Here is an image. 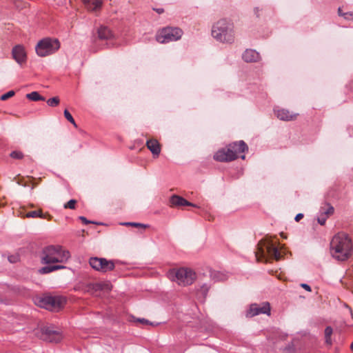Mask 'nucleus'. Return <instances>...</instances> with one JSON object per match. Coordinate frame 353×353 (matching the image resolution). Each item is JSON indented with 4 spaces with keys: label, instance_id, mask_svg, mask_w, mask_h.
I'll return each mask as SVG.
<instances>
[{
    "label": "nucleus",
    "instance_id": "ddd939ff",
    "mask_svg": "<svg viewBox=\"0 0 353 353\" xmlns=\"http://www.w3.org/2000/svg\"><path fill=\"white\" fill-rule=\"evenodd\" d=\"M230 148L221 149L218 150L214 155V159L220 162H228L235 160V155L232 153Z\"/></svg>",
    "mask_w": 353,
    "mask_h": 353
},
{
    "label": "nucleus",
    "instance_id": "c756f323",
    "mask_svg": "<svg viewBox=\"0 0 353 353\" xmlns=\"http://www.w3.org/2000/svg\"><path fill=\"white\" fill-rule=\"evenodd\" d=\"M77 201L75 199H71L68 202L64 204L63 208L67 209L74 210L76 207Z\"/></svg>",
    "mask_w": 353,
    "mask_h": 353
},
{
    "label": "nucleus",
    "instance_id": "72a5a7b5",
    "mask_svg": "<svg viewBox=\"0 0 353 353\" xmlns=\"http://www.w3.org/2000/svg\"><path fill=\"white\" fill-rule=\"evenodd\" d=\"M79 219L84 223V224H89V223H94V224H98V225H100L101 224V223H97V222H94V221H89L84 216H79Z\"/></svg>",
    "mask_w": 353,
    "mask_h": 353
},
{
    "label": "nucleus",
    "instance_id": "0eeeda50",
    "mask_svg": "<svg viewBox=\"0 0 353 353\" xmlns=\"http://www.w3.org/2000/svg\"><path fill=\"white\" fill-rule=\"evenodd\" d=\"M183 31L179 28L166 27L158 32L156 39L161 43L176 41L181 38Z\"/></svg>",
    "mask_w": 353,
    "mask_h": 353
},
{
    "label": "nucleus",
    "instance_id": "7ed1b4c3",
    "mask_svg": "<svg viewBox=\"0 0 353 353\" xmlns=\"http://www.w3.org/2000/svg\"><path fill=\"white\" fill-rule=\"evenodd\" d=\"M212 36L219 42L232 43L234 41L233 24L226 19L218 21L212 26Z\"/></svg>",
    "mask_w": 353,
    "mask_h": 353
},
{
    "label": "nucleus",
    "instance_id": "4c0bfd02",
    "mask_svg": "<svg viewBox=\"0 0 353 353\" xmlns=\"http://www.w3.org/2000/svg\"><path fill=\"white\" fill-rule=\"evenodd\" d=\"M103 285V290H111V284L108 282H104V283H102Z\"/></svg>",
    "mask_w": 353,
    "mask_h": 353
},
{
    "label": "nucleus",
    "instance_id": "a18cd8bd",
    "mask_svg": "<svg viewBox=\"0 0 353 353\" xmlns=\"http://www.w3.org/2000/svg\"><path fill=\"white\" fill-rule=\"evenodd\" d=\"M351 349H352V350L353 351V342H352V344H351Z\"/></svg>",
    "mask_w": 353,
    "mask_h": 353
},
{
    "label": "nucleus",
    "instance_id": "f3484780",
    "mask_svg": "<svg viewBox=\"0 0 353 353\" xmlns=\"http://www.w3.org/2000/svg\"><path fill=\"white\" fill-rule=\"evenodd\" d=\"M274 112L278 119L282 121H292L296 119V114L291 113L286 109L274 110Z\"/></svg>",
    "mask_w": 353,
    "mask_h": 353
},
{
    "label": "nucleus",
    "instance_id": "cd10ccee",
    "mask_svg": "<svg viewBox=\"0 0 353 353\" xmlns=\"http://www.w3.org/2000/svg\"><path fill=\"white\" fill-rule=\"evenodd\" d=\"M89 288L94 292L103 290V285L101 283H92L89 285Z\"/></svg>",
    "mask_w": 353,
    "mask_h": 353
},
{
    "label": "nucleus",
    "instance_id": "49530a36",
    "mask_svg": "<svg viewBox=\"0 0 353 353\" xmlns=\"http://www.w3.org/2000/svg\"><path fill=\"white\" fill-rule=\"evenodd\" d=\"M241 158L242 159H245V155H242V156H241Z\"/></svg>",
    "mask_w": 353,
    "mask_h": 353
},
{
    "label": "nucleus",
    "instance_id": "7c9ffc66",
    "mask_svg": "<svg viewBox=\"0 0 353 353\" xmlns=\"http://www.w3.org/2000/svg\"><path fill=\"white\" fill-rule=\"evenodd\" d=\"M123 225H131V226H134V227H136V228H146L148 227V225H144V224H142V223H135V222L124 223H123Z\"/></svg>",
    "mask_w": 353,
    "mask_h": 353
},
{
    "label": "nucleus",
    "instance_id": "412c9836",
    "mask_svg": "<svg viewBox=\"0 0 353 353\" xmlns=\"http://www.w3.org/2000/svg\"><path fill=\"white\" fill-rule=\"evenodd\" d=\"M88 10L97 11L101 9L102 0H82Z\"/></svg>",
    "mask_w": 353,
    "mask_h": 353
},
{
    "label": "nucleus",
    "instance_id": "c9c22d12",
    "mask_svg": "<svg viewBox=\"0 0 353 353\" xmlns=\"http://www.w3.org/2000/svg\"><path fill=\"white\" fill-rule=\"evenodd\" d=\"M64 116L68 121H70L73 118L68 110H64Z\"/></svg>",
    "mask_w": 353,
    "mask_h": 353
},
{
    "label": "nucleus",
    "instance_id": "ea45409f",
    "mask_svg": "<svg viewBox=\"0 0 353 353\" xmlns=\"http://www.w3.org/2000/svg\"><path fill=\"white\" fill-rule=\"evenodd\" d=\"M303 217V214L302 213H299L296 215L295 216V221H299Z\"/></svg>",
    "mask_w": 353,
    "mask_h": 353
},
{
    "label": "nucleus",
    "instance_id": "1a4fd4ad",
    "mask_svg": "<svg viewBox=\"0 0 353 353\" xmlns=\"http://www.w3.org/2000/svg\"><path fill=\"white\" fill-rule=\"evenodd\" d=\"M266 254H268L271 256L274 257L276 260H279L281 259L280 252L279 251L278 248L273 244L267 243L265 245V248H263L259 244L258 251L255 253L256 259L259 261L260 257H265Z\"/></svg>",
    "mask_w": 353,
    "mask_h": 353
},
{
    "label": "nucleus",
    "instance_id": "dca6fc26",
    "mask_svg": "<svg viewBox=\"0 0 353 353\" xmlns=\"http://www.w3.org/2000/svg\"><path fill=\"white\" fill-rule=\"evenodd\" d=\"M321 216L318 218V223L323 225L329 215H331L334 212V208L329 203H326L324 207H321L320 210Z\"/></svg>",
    "mask_w": 353,
    "mask_h": 353
},
{
    "label": "nucleus",
    "instance_id": "a211bd4d",
    "mask_svg": "<svg viewBox=\"0 0 353 353\" xmlns=\"http://www.w3.org/2000/svg\"><path fill=\"white\" fill-rule=\"evenodd\" d=\"M170 202L171 205L174 207H180L185 205L196 207L194 204L188 201L184 198L178 195L172 196L170 199Z\"/></svg>",
    "mask_w": 353,
    "mask_h": 353
},
{
    "label": "nucleus",
    "instance_id": "9b49d317",
    "mask_svg": "<svg viewBox=\"0 0 353 353\" xmlns=\"http://www.w3.org/2000/svg\"><path fill=\"white\" fill-rule=\"evenodd\" d=\"M260 314H270V306L268 302L263 303L262 305L258 304H252L250 307V310L247 313V316H254Z\"/></svg>",
    "mask_w": 353,
    "mask_h": 353
},
{
    "label": "nucleus",
    "instance_id": "39448f33",
    "mask_svg": "<svg viewBox=\"0 0 353 353\" xmlns=\"http://www.w3.org/2000/svg\"><path fill=\"white\" fill-rule=\"evenodd\" d=\"M65 299L60 296H46L37 299V304L46 310L57 312L65 305Z\"/></svg>",
    "mask_w": 353,
    "mask_h": 353
},
{
    "label": "nucleus",
    "instance_id": "6e6552de",
    "mask_svg": "<svg viewBox=\"0 0 353 353\" xmlns=\"http://www.w3.org/2000/svg\"><path fill=\"white\" fill-rule=\"evenodd\" d=\"M89 264L94 270L102 273L112 271L115 268L114 261L97 256L90 258Z\"/></svg>",
    "mask_w": 353,
    "mask_h": 353
},
{
    "label": "nucleus",
    "instance_id": "a19ab883",
    "mask_svg": "<svg viewBox=\"0 0 353 353\" xmlns=\"http://www.w3.org/2000/svg\"><path fill=\"white\" fill-rule=\"evenodd\" d=\"M17 256H9L8 257V260L11 262V263H15L17 261Z\"/></svg>",
    "mask_w": 353,
    "mask_h": 353
},
{
    "label": "nucleus",
    "instance_id": "5701e85b",
    "mask_svg": "<svg viewBox=\"0 0 353 353\" xmlns=\"http://www.w3.org/2000/svg\"><path fill=\"white\" fill-rule=\"evenodd\" d=\"M65 266L62 265H46L39 269V272L41 274H45L58 270L65 269Z\"/></svg>",
    "mask_w": 353,
    "mask_h": 353
},
{
    "label": "nucleus",
    "instance_id": "aec40b11",
    "mask_svg": "<svg viewBox=\"0 0 353 353\" xmlns=\"http://www.w3.org/2000/svg\"><path fill=\"white\" fill-rule=\"evenodd\" d=\"M147 148L150 150L154 157H158L161 152V146L156 139H149L146 142Z\"/></svg>",
    "mask_w": 353,
    "mask_h": 353
},
{
    "label": "nucleus",
    "instance_id": "79ce46f5",
    "mask_svg": "<svg viewBox=\"0 0 353 353\" xmlns=\"http://www.w3.org/2000/svg\"><path fill=\"white\" fill-rule=\"evenodd\" d=\"M155 10L157 11V12H158L159 14H161L163 12V8H157V9H155Z\"/></svg>",
    "mask_w": 353,
    "mask_h": 353
},
{
    "label": "nucleus",
    "instance_id": "20e7f679",
    "mask_svg": "<svg viewBox=\"0 0 353 353\" xmlns=\"http://www.w3.org/2000/svg\"><path fill=\"white\" fill-rule=\"evenodd\" d=\"M169 279L181 286L190 285L196 279V273L189 268H181L168 272Z\"/></svg>",
    "mask_w": 353,
    "mask_h": 353
},
{
    "label": "nucleus",
    "instance_id": "e433bc0d",
    "mask_svg": "<svg viewBox=\"0 0 353 353\" xmlns=\"http://www.w3.org/2000/svg\"><path fill=\"white\" fill-rule=\"evenodd\" d=\"M345 19H353V12H348L344 14Z\"/></svg>",
    "mask_w": 353,
    "mask_h": 353
},
{
    "label": "nucleus",
    "instance_id": "f257e3e1",
    "mask_svg": "<svg viewBox=\"0 0 353 353\" xmlns=\"http://www.w3.org/2000/svg\"><path fill=\"white\" fill-rule=\"evenodd\" d=\"M352 251V241L345 233L339 232L334 236L330 242V252L334 259L345 261L350 256Z\"/></svg>",
    "mask_w": 353,
    "mask_h": 353
},
{
    "label": "nucleus",
    "instance_id": "58836bf2",
    "mask_svg": "<svg viewBox=\"0 0 353 353\" xmlns=\"http://www.w3.org/2000/svg\"><path fill=\"white\" fill-rule=\"evenodd\" d=\"M301 286L303 289H305V290H307V292H311V290H311V287H310L309 285L306 284V283H301Z\"/></svg>",
    "mask_w": 353,
    "mask_h": 353
},
{
    "label": "nucleus",
    "instance_id": "9d476101",
    "mask_svg": "<svg viewBox=\"0 0 353 353\" xmlns=\"http://www.w3.org/2000/svg\"><path fill=\"white\" fill-rule=\"evenodd\" d=\"M41 338L43 341L51 343H58L62 339V334L53 327L48 326L41 330Z\"/></svg>",
    "mask_w": 353,
    "mask_h": 353
},
{
    "label": "nucleus",
    "instance_id": "a878e982",
    "mask_svg": "<svg viewBox=\"0 0 353 353\" xmlns=\"http://www.w3.org/2000/svg\"><path fill=\"white\" fill-rule=\"evenodd\" d=\"M333 330L330 326H327L325 329V343L330 345L332 344L331 336L332 334Z\"/></svg>",
    "mask_w": 353,
    "mask_h": 353
},
{
    "label": "nucleus",
    "instance_id": "4468645a",
    "mask_svg": "<svg viewBox=\"0 0 353 353\" xmlns=\"http://www.w3.org/2000/svg\"><path fill=\"white\" fill-rule=\"evenodd\" d=\"M14 59L20 65L26 61V52L23 46L17 45L14 46L12 51Z\"/></svg>",
    "mask_w": 353,
    "mask_h": 353
},
{
    "label": "nucleus",
    "instance_id": "f704fd0d",
    "mask_svg": "<svg viewBox=\"0 0 353 353\" xmlns=\"http://www.w3.org/2000/svg\"><path fill=\"white\" fill-rule=\"evenodd\" d=\"M136 321L138 322H140L141 323L144 324V325H154L153 323L150 322L148 320H147L145 319H137Z\"/></svg>",
    "mask_w": 353,
    "mask_h": 353
},
{
    "label": "nucleus",
    "instance_id": "b1692460",
    "mask_svg": "<svg viewBox=\"0 0 353 353\" xmlns=\"http://www.w3.org/2000/svg\"><path fill=\"white\" fill-rule=\"evenodd\" d=\"M210 288H211L210 283H203L200 286L199 289L198 290L199 294L201 295L202 298L203 299H205V298L207 297V295H208V292L209 290L210 289Z\"/></svg>",
    "mask_w": 353,
    "mask_h": 353
},
{
    "label": "nucleus",
    "instance_id": "c85d7f7f",
    "mask_svg": "<svg viewBox=\"0 0 353 353\" xmlns=\"http://www.w3.org/2000/svg\"><path fill=\"white\" fill-rule=\"evenodd\" d=\"M59 98L58 97H54L49 99L47 101V104L50 107H56L59 105Z\"/></svg>",
    "mask_w": 353,
    "mask_h": 353
},
{
    "label": "nucleus",
    "instance_id": "2f4dec72",
    "mask_svg": "<svg viewBox=\"0 0 353 353\" xmlns=\"http://www.w3.org/2000/svg\"><path fill=\"white\" fill-rule=\"evenodd\" d=\"M10 157L16 159H21L23 157V154L20 151H13L10 153Z\"/></svg>",
    "mask_w": 353,
    "mask_h": 353
},
{
    "label": "nucleus",
    "instance_id": "f8f14e48",
    "mask_svg": "<svg viewBox=\"0 0 353 353\" xmlns=\"http://www.w3.org/2000/svg\"><path fill=\"white\" fill-rule=\"evenodd\" d=\"M97 39L100 41H105L107 45H112L114 35L112 30L104 26H101L97 30Z\"/></svg>",
    "mask_w": 353,
    "mask_h": 353
},
{
    "label": "nucleus",
    "instance_id": "37998d69",
    "mask_svg": "<svg viewBox=\"0 0 353 353\" xmlns=\"http://www.w3.org/2000/svg\"><path fill=\"white\" fill-rule=\"evenodd\" d=\"M72 124H73L74 126H77L74 119L72 118L70 121H68Z\"/></svg>",
    "mask_w": 353,
    "mask_h": 353
},
{
    "label": "nucleus",
    "instance_id": "4be33fe9",
    "mask_svg": "<svg viewBox=\"0 0 353 353\" xmlns=\"http://www.w3.org/2000/svg\"><path fill=\"white\" fill-rule=\"evenodd\" d=\"M210 279L214 282L223 281L228 279V275L223 272L216 271V270H210Z\"/></svg>",
    "mask_w": 353,
    "mask_h": 353
},
{
    "label": "nucleus",
    "instance_id": "c03bdc74",
    "mask_svg": "<svg viewBox=\"0 0 353 353\" xmlns=\"http://www.w3.org/2000/svg\"><path fill=\"white\" fill-rule=\"evenodd\" d=\"M344 14H345V13H342L341 9V8H339V14L340 16H343V17H344Z\"/></svg>",
    "mask_w": 353,
    "mask_h": 353
},
{
    "label": "nucleus",
    "instance_id": "2eb2a0df",
    "mask_svg": "<svg viewBox=\"0 0 353 353\" xmlns=\"http://www.w3.org/2000/svg\"><path fill=\"white\" fill-rule=\"evenodd\" d=\"M232 153L235 155V159L239 157V154L241 153L245 152V151L248 150V147L246 143L243 141H239L236 142H234L228 145V148H230Z\"/></svg>",
    "mask_w": 353,
    "mask_h": 353
},
{
    "label": "nucleus",
    "instance_id": "423d86ee",
    "mask_svg": "<svg viewBox=\"0 0 353 353\" xmlns=\"http://www.w3.org/2000/svg\"><path fill=\"white\" fill-rule=\"evenodd\" d=\"M59 48L58 39L46 38L37 44L35 50L38 56L43 57L54 53Z\"/></svg>",
    "mask_w": 353,
    "mask_h": 353
},
{
    "label": "nucleus",
    "instance_id": "f03ea898",
    "mask_svg": "<svg viewBox=\"0 0 353 353\" xmlns=\"http://www.w3.org/2000/svg\"><path fill=\"white\" fill-rule=\"evenodd\" d=\"M70 257L69 251L59 245H49L43 248L41 253V263H63Z\"/></svg>",
    "mask_w": 353,
    "mask_h": 353
},
{
    "label": "nucleus",
    "instance_id": "473e14b6",
    "mask_svg": "<svg viewBox=\"0 0 353 353\" xmlns=\"http://www.w3.org/2000/svg\"><path fill=\"white\" fill-rule=\"evenodd\" d=\"M14 95V92L13 90H10V91L2 94L0 97V99L2 101H5Z\"/></svg>",
    "mask_w": 353,
    "mask_h": 353
},
{
    "label": "nucleus",
    "instance_id": "393cba45",
    "mask_svg": "<svg viewBox=\"0 0 353 353\" xmlns=\"http://www.w3.org/2000/svg\"><path fill=\"white\" fill-rule=\"evenodd\" d=\"M26 98L28 99L37 101H45V98L41 96L37 92H32L26 94Z\"/></svg>",
    "mask_w": 353,
    "mask_h": 353
},
{
    "label": "nucleus",
    "instance_id": "bb28decb",
    "mask_svg": "<svg viewBox=\"0 0 353 353\" xmlns=\"http://www.w3.org/2000/svg\"><path fill=\"white\" fill-rule=\"evenodd\" d=\"M26 217H27V218H37V217L43 218V214H42L41 210L31 211V212H28L26 214Z\"/></svg>",
    "mask_w": 353,
    "mask_h": 353
},
{
    "label": "nucleus",
    "instance_id": "6ab92c4d",
    "mask_svg": "<svg viewBox=\"0 0 353 353\" xmlns=\"http://www.w3.org/2000/svg\"><path fill=\"white\" fill-rule=\"evenodd\" d=\"M243 59L245 62H256L260 59V55L258 52L252 49H247L242 55Z\"/></svg>",
    "mask_w": 353,
    "mask_h": 353
}]
</instances>
